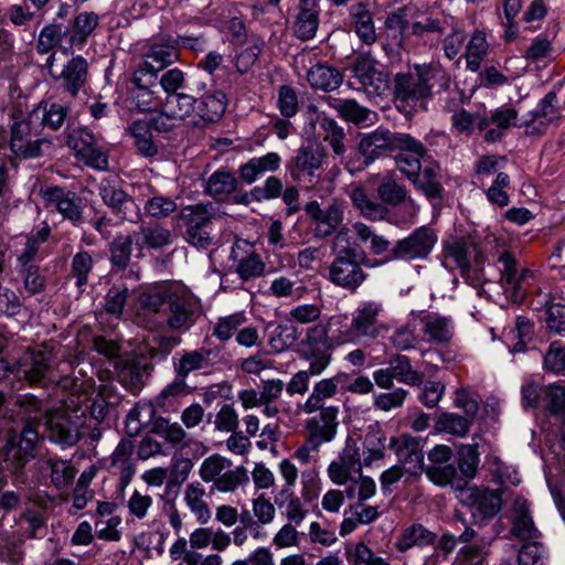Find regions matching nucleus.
Returning a JSON list of instances; mask_svg holds the SVG:
<instances>
[{
  "label": "nucleus",
  "instance_id": "f257e3e1",
  "mask_svg": "<svg viewBox=\"0 0 565 565\" xmlns=\"http://www.w3.org/2000/svg\"><path fill=\"white\" fill-rule=\"evenodd\" d=\"M450 77L436 65H416L413 72L397 73L394 78V94L398 107L411 110L426 108L427 100L435 87L447 89Z\"/></svg>",
  "mask_w": 565,
  "mask_h": 565
},
{
  "label": "nucleus",
  "instance_id": "f03ea898",
  "mask_svg": "<svg viewBox=\"0 0 565 565\" xmlns=\"http://www.w3.org/2000/svg\"><path fill=\"white\" fill-rule=\"evenodd\" d=\"M10 117L13 121L10 126L8 148L12 154L21 159H35L52 149L51 140L39 137L41 129L30 121L29 115L23 117V111L14 107Z\"/></svg>",
  "mask_w": 565,
  "mask_h": 565
},
{
  "label": "nucleus",
  "instance_id": "7ed1b4c3",
  "mask_svg": "<svg viewBox=\"0 0 565 565\" xmlns=\"http://www.w3.org/2000/svg\"><path fill=\"white\" fill-rule=\"evenodd\" d=\"M130 85L129 97L139 111L156 110L163 103L159 97L158 75L150 61L142 63L134 72Z\"/></svg>",
  "mask_w": 565,
  "mask_h": 565
},
{
  "label": "nucleus",
  "instance_id": "20e7f679",
  "mask_svg": "<svg viewBox=\"0 0 565 565\" xmlns=\"http://www.w3.org/2000/svg\"><path fill=\"white\" fill-rule=\"evenodd\" d=\"M398 147H413L414 149H420L419 141L407 134H395L379 127L374 131L362 137L359 150L364 157L365 166H369L380 156L392 152L398 149Z\"/></svg>",
  "mask_w": 565,
  "mask_h": 565
},
{
  "label": "nucleus",
  "instance_id": "39448f33",
  "mask_svg": "<svg viewBox=\"0 0 565 565\" xmlns=\"http://www.w3.org/2000/svg\"><path fill=\"white\" fill-rule=\"evenodd\" d=\"M500 284L508 299L515 303L524 300L529 287L534 281V273L530 268H519L515 257L512 253L505 250L499 258Z\"/></svg>",
  "mask_w": 565,
  "mask_h": 565
},
{
  "label": "nucleus",
  "instance_id": "423d86ee",
  "mask_svg": "<svg viewBox=\"0 0 565 565\" xmlns=\"http://www.w3.org/2000/svg\"><path fill=\"white\" fill-rule=\"evenodd\" d=\"M45 436L62 448L76 445L82 436L79 417L65 407L47 412Z\"/></svg>",
  "mask_w": 565,
  "mask_h": 565
},
{
  "label": "nucleus",
  "instance_id": "0eeeda50",
  "mask_svg": "<svg viewBox=\"0 0 565 565\" xmlns=\"http://www.w3.org/2000/svg\"><path fill=\"white\" fill-rule=\"evenodd\" d=\"M55 53L49 55L45 62V67L57 87L67 93L71 97L75 98L79 92L83 90L88 82V63L86 58L81 55L73 56L56 73L53 68Z\"/></svg>",
  "mask_w": 565,
  "mask_h": 565
},
{
  "label": "nucleus",
  "instance_id": "6e6552de",
  "mask_svg": "<svg viewBox=\"0 0 565 565\" xmlns=\"http://www.w3.org/2000/svg\"><path fill=\"white\" fill-rule=\"evenodd\" d=\"M437 243V234L427 226H420L407 237L397 241L391 249L392 258L413 260L422 259L429 255Z\"/></svg>",
  "mask_w": 565,
  "mask_h": 565
},
{
  "label": "nucleus",
  "instance_id": "1a4fd4ad",
  "mask_svg": "<svg viewBox=\"0 0 565 565\" xmlns=\"http://www.w3.org/2000/svg\"><path fill=\"white\" fill-rule=\"evenodd\" d=\"M303 210L315 224L313 233L318 238L330 236L342 223L344 216V205L338 200H333L324 207L318 201H309Z\"/></svg>",
  "mask_w": 565,
  "mask_h": 565
},
{
  "label": "nucleus",
  "instance_id": "9d476101",
  "mask_svg": "<svg viewBox=\"0 0 565 565\" xmlns=\"http://www.w3.org/2000/svg\"><path fill=\"white\" fill-rule=\"evenodd\" d=\"M41 195L47 207H54L74 226H81L84 223V207L76 192L62 186H46L41 190Z\"/></svg>",
  "mask_w": 565,
  "mask_h": 565
},
{
  "label": "nucleus",
  "instance_id": "9b49d317",
  "mask_svg": "<svg viewBox=\"0 0 565 565\" xmlns=\"http://www.w3.org/2000/svg\"><path fill=\"white\" fill-rule=\"evenodd\" d=\"M17 373L30 385L45 386L55 381L52 354L45 350H32L19 363Z\"/></svg>",
  "mask_w": 565,
  "mask_h": 565
},
{
  "label": "nucleus",
  "instance_id": "f8f14e48",
  "mask_svg": "<svg viewBox=\"0 0 565 565\" xmlns=\"http://www.w3.org/2000/svg\"><path fill=\"white\" fill-rule=\"evenodd\" d=\"M384 307L377 300H363L352 312L355 330L361 339H376L385 327L381 321Z\"/></svg>",
  "mask_w": 565,
  "mask_h": 565
},
{
  "label": "nucleus",
  "instance_id": "ddd939ff",
  "mask_svg": "<svg viewBox=\"0 0 565 565\" xmlns=\"http://www.w3.org/2000/svg\"><path fill=\"white\" fill-rule=\"evenodd\" d=\"M38 441L39 431L31 423L24 425L18 441L15 437L9 439L7 461L11 463L14 473H18L30 459L34 458Z\"/></svg>",
  "mask_w": 565,
  "mask_h": 565
},
{
  "label": "nucleus",
  "instance_id": "4468645a",
  "mask_svg": "<svg viewBox=\"0 0 565 565\" xmlns=\"http://www.w3.org/2000/svg\"><path fill=\"white\" fill-rule=\"evenodd\" d=\"M329 280L350 291L356 290L366 279L355 256L337 255L329 267Z\"/></svg>",
  "mask_w": 565,
  "mask_h": 565
},
{
  "label": "nucleus",
  "instance_id": "2eb2a0df",
  "mask_svg": "<svg viewBox=\"0 0 565 565\" xmlns=\"http://www.w3.org/2000/svg\"><path fill=\"white\" fill-rule=\"evenodd\" d=\"M97 191L104 204L122 220H129L138 210L134 198L114 180L108 178L102 179L97 184Z\"/></svg>",
  "mask_w": 565,
  "mask_h": 565
},
{
  "label": "nucleus",
  "instance_id": "dca6fc26",
  "mask_svg": "<svg viewBox=\"0 0 565 565\" xmlns=\"http://www.w3.org/2000/svg\"><path fill=\"white\" fill-rule=\"evenodd\" d=\"M461 501L482 519L494 516L501 509L502 500L497 490L482 487H468L461 491Z\"/></svg>",
  "mask_w": 565,
  "mask_h": 565
},
{
  "label": "nucleus",
  "instance_id": "f3484780",
  "mask_svg": "<svg viewBox=\"0 0 565 565\" xmlns=\"http://www.w3.org/2000/svg\"><path fill=\"white\" fill-rule=\"evenodd\" d=\"M388 447L395 451L399 466L405 472L418 476L424 471V452L415 438L408 435L392 437Z\"/></svg>",
  "mask_w": 565,
  "mask_h": 565
},
{
  "label": "nucleus",
  "instance_id": "a211bd4d",
  "mask_svg": "<svg viewBox=\"0 0 565 565\" xmlns=\"http://www.w3.org/2000/svg\"><path fill=\"white\" fill-rule=\"evenodd\" d=\"M169 316L167 326L172 330L185 331L195 322V316L200 313L199 301L185 294L173 292L169 297Z\"/></svg>",
  "mask_w": 565,
  "mask_h": 565
},
{
  "label": "nucleus",
  "instance_id": "6ab92c4d",
  "mask_svg": "<svg viewBox=\"0 0 565 565\" xmlns=\"http://www.w3.org/2000/svg\"><path fill=\"white\" fill-rule=\"evenodd\" d=\"M423 339L435 345L448 344L455 334V323L450 317L428 312L417 318Z\"/></svg>",
  "mask_w": 565,
  "mask_h": 565
},
{
  "label": "nucleus",
  "instance_id": "aec40b11",
  "mask_svg": "<svg viewBox=\"0 0 565 565\" xmlns=\"http://www.w3.org/2000/svg\"><path fill=\"white\" fill-rule=\"evenodd\" d=\"M324 151L319 146L308 145L298 151L289 166L291 177L296 181L311 182L316 172L320 169Z\"/></svg>",
  "mask_w": 565,
  "mask_h": 565
},
{
  "label": "nucleus",
  "instance_id": "412c9836",
  "mask_svg": "<svg viewBox=\"0 0 565 565\" xmlns=\"http://www.w3.org/2000/svg\"><path fill=\"white\" fill-rule=\"evenodd\" d=\"M352 73L367 95L380 96L388 87L386 76L376 70L374 61L369 57L359 58L352 66Z\"/></svg>",
  "mask_w": 565,
  "mask_h": 565
},
{
  "label": "nucleus",
  "instance_id": "4be33fe9",
  "mask_svg": "<svg viewBox=\"0 0 565 565\" xmlns=\"http://www.w3.org/2000/svg\"><path fill=\"white\" fill-rule=\"evenodd\" d=\"M348 379L345 373H338L332 377L319 380L313 384L312 391L301 405L305 414H313L320 408H327L326 399L332 398L338 393V386Z\"/></svg>",
  "mask_w": 565,
  "mask_h": 565
},
{
  "label": "nucleus",
  "instance_id": "5701e85b",
  "mask_svg": "<svg viewBox=\"0 0 565 565\" xmlns=\"http://www.w3.org/2000/svg\"><path fill=\"white\" fill-rule=\"evenodd\" d=\"M70 108L55 102L42 100L30 113V121L39 127L58 130L68 116Z\"/></svg>",
  "mask_w": 565,
  "mask_h": 565
},
{
  "label": "nucleus",
  "instance_id": "b1692460",
  "mask_svg": "<svg viewBox=\"0 0 565 565\" xmlns=\"http://www.w3.org/2000/svg\"><path fill=\"white\" fill-rule=\"evenodd\" d=\"M362 469L360 454L355 447L347 446L337 460H333L328 467L330 480L338 486L345 484L352 480L354 473H360Z\"/></svg>",
  "mask_w": 565,
  "mask_h": 565
},
{
  "label": "nucleus",
  "instance_id": "393cba45",
  "mask_svg": "<svg viewBox=\"0 0 565 565\" xmlns=\"http://www.w3.org/2000/svg\"><path fill=\"white\" fill-rule=\"evenodd\" d=\"M556 104L557 97L554 93H548L541 99L524 121L529 134H542L548 125L558 119L559 110Z\"/></svg>",
  "mask_w": 565,
  "mask_h": 565
},
{
  "label": "nucleus",
  "instance_id": "a878e982",
  "mask_svg": "<svg viewBox=\"0 0 565 565\" xmlns=\"http://www.w3.org/2000/svg\"><path fill=\"white\" fill-rule=\"evenodd\" d=\"M135 445L130 439H121L111 455L110 469L119 478L120 489H125L136 473L132 460Z\"/></svg>",
  "mask_w": 565,
  "mask_h": 565
},
{
  "label": "nucleus",
  "instance_id": "bb28decb",
  "mask_svg": "<svg viewBox=\"0 0 565 565\" xmlns=\"http://www.w3.org/2000/svg\"><path fill=\"white\" fill-rule=\"evenodd\" d=\"M99 24V17L95 12H81L78 13L72 21L71 25L67 28V47H78L82 49L88 38L93 34L95 29Z\"/></svg>",
  "mask_w": 565,
  "mask_h": 565
},
{
  "label": "nucleus",
  "instance_id": "cd10ccee",
  "mask_svg": "<svg viewBox=\"0 0 565 565\" xmlns=\"http://www.w3.org/2000/svg\"><path fill=\"white\" fill-rule=\"evenodd\" d=\"M318 412L317 416L306 420V429L329 443L337 434L339 407L330 405L327 408L318 409Z\"/></svg>",
  "mask_w": 565,
  "mask_h": 565
},
{
  "label": "nucleus",
  "instance_id": "c85d7f7f",
  "mask_svg": "<svg viewBox=\"0 0 565 565\" xmlns=\"http://www.w3.org/2000/svg\"><path fill=\"white\" fill-rule=\"evenodd\" d=\"M489 126L483 129L487 142H495L503 136V131L512 127L518 119V111L510 106H502L488 115Z\"/></svg>",
  "mask_w": 565,
  "mask_h": 565
},
{
  "label": "nucleus",
  "instance_id": "c756f323",
  "mask_svg": "<svg viewBox=\"0 0 565 565\" xmlns=\"http://www.w3.org/2000/svg\"><path fill=\"white\" fill-rule=\"evenodd\" d=\"M452 128L458 134L471 136L476 129L483 132V129L489 126L488 114L486 110H468L460 108L451 115Z\"/></svg>",
  "mask_w": 565,
  "mask_h": 565
},
{
  "label": "nucleus",
  "instance_id": "7c9ffc66",
  "mask_svg": "<svg viewBox=\"0 0 565 565\" xmlns=\"http://www.w3.org/2000/svg\"><path fill=\"white\" fill-rule=\"evenodd\" d=\"M445 255L447 259L455 263L462 274L469 271L472 257L477 264L481 263L476 246L459 238H454L446 243Z\"/></svg>",
  "mask_w": 565,
  "mask_h": 565
},
{
  "label": "nucleus",
  "instance_id": "2f4dec72",
  "mask_svg": "<svg viewBox=\"0 0 565 565\" xmlns=\"http://www.w3.org/2000/svg\"><path fill=\"white\" fill-rule=\"evenodd\" d=\"M300 11L295 21V32L302 40L312 39L319 25L318 0H300Z\"/></svg>",
  "mask_w": 565,
  "mask_h": 565
},
{
  "label": "nucleus",
  "instance_id": "473e14b6",
  "mask_svg": "<svg viewBox=\"0 0 565 565\" xmlns=\"http://www.w3.org/2000/svg\"><path fill=\"white\" fill-rule=\"evenodd\" d=\"M178 58L177 45L174 40L169 36L168 39H160L152 43L142 63L150 61L154 65L156 74L158 75V72L164 70Z\"/></svg>",
  "mask_w": 565,
  "mask_h": 565
},
{
  "label": "nucleus",
  "instance_id": "72a5a7b5",
  "mask_svg": "<svg viewBox=\"0 0 565 565\" xmlns=\"http://www.w3.org/2000/svg\"><path fill=\"white\" fill-rule=\"evenodd\" d=\"M134 236L139 249L143 247L159 249L172 243L171 231L159 224L140 226L139 231L134 233Z\"/></svg>",
  "mask_w": 565,
  "mask_h": 565
},
{
  "label": "nucleus",
  "instance_id": "f704fd0d",
  "mask_svg": "<svg viewBox=\"0 0 565 565\" xmlns=\"http://www.w3.org/2000/svg\"><path fill=\"white\" fill-rule=\"evenodd\" d=\"M147 122L151 125L154 131L169 140L182 138L184 135V122L163 106H161V109Z\"/></svg>",
  "mask_w": 565,
  "mask_h": 565
},
{
  "label": "nucleus",
  "instance_id": "c9c22d12",
  "mask_svg": "<svg viewBox=\"0 0 565 565\" xmlns=\"http://www.w3.org/2000/svg\"><path fill=\"white\" fill-rule=\"evenodd\" d=\"M436 534L419 523L405 527L397 537L395 546L399 552H406L413 547H424L434 543Z\"/></svg>",
  "mask_w": 565,
  "mask_h": 565
},
{
  "label": "nucleus",
  "instance_id": "e433bc0d",
  "mask_svg": "<svg viewBox=\"0 0 565 565\" xmlns=\"http://www.w3.org/2000/svg\"><path fill=\"white\" fill-rule=\"evenodd\" d=\"M152 130L151 125L145 120H135L128 128L138 154L146 158L154 157L159 152V147L153 140Z\"/></svg>",
  "mask_w": 565,
  "mask_h": 565
},
{
  "label": "nucleus",
  "instance_id": "4c0bfd02",
  "mask_svg": "<svg viewBox=\"0 0 565 565\" xmlns=\"http://www.w3.org/2000/svg\"><path fill=\"white\" fill-rule=\"evenodd\" d=\"M350 18L354 25V31L360 40L365 44H372L376 40L375 26L372 13L364 3H356L350 8Z\"/></svg>",
  "mask_w": 565,
  "mask_h": 565
},
{
  "label": "nucleus",
  "instance_id": "58836bf2",
  "mask_svg": "<svg viewBox=\"0 0 565 565\" xmlns=\"http://www.w3.org/2000/svg\"><path fill=\"white\" fill-rule=\"evenodd\" d=\"M134 237V235L118 234L109 243V262L114 269L124 271L128 268L132 254Z\"/></svg>",
  "mask_w": 565,
  "mask_h": 565
},
{
  "label": "nucleus",
  "instance_id": "ea45409f",
  "mask_svg": "<svg viewBox=\"0 0 565 565\" xmlns=\"http://www.w3.org/2000/svg\"><path fill=\"white\" fill-rule=\"evenodd\" d=\"M205 489L200 482H191L184 491V501L200 524H206L211 519V510L204 501Z\"/></svg>",
  "mask_w": 565,
  "mask_h": 565
},
{
  "label": "nucleus",
  "instance_id": "a19ab883",
  "mask_svg": "<svg viewBox=\"0 0 565 565\" xmlns=\"http://www.w3.org/2000/svg\"><path fill=\"white\" fill-rule=\"evenodd\" d=\"M379 196L388 204H398L404 202L405 207L415 215L418 206L413 199H406V190L399 185L391 175H386L377 188Z\"/></svg>",
  "mask_w": 565,
  "mask_h": 565
},
{
  "label": "nucleus",
  "instance_id": "79ce46f5",
  "mask_svg": "<svg viewBox=\"0 0 565 565\" xmlns=\"http://www.w3.org/2000/svg\"><path fill=\"white\" fill-rule=\"evenodd\" d=\"M438 164L430 162L424 167H420V171L412 179V183L428 199H440L441 186L438 182Z\"/></svg>",
  "mask_w": 565,
  "mask_h": 565
},
{
  "label": "nucleus",
  "instance_id": "37998d69",
  "mask_svg": "<svg viewBox=\"0 0 565 565\" xmlns=\"http://www.w3.org/2000/svg\"><path fill=\"white\" fill-rule=\"evenodd\" d=\"M212 355L215 356L216 353L209 349H200L184 353L174 365L178 377L185 379L191 372L210 366Z\"/></svg>",
  "mask_w": 565,
  "mask_h": 565
},
{
  "label": "nucleus",
  "instance_id": "c03bdc74",
  "mask_svg": "<svg viewBox=\"0 0 565 565\" xmlns=\"http://www.w3.org/2000/svg\"><path fill=\"white\" fill-rule=\"evenodd\" d=\"M330 340L337 344L358 343L361 338L355 330L353 319L345 315H334L329 319Z\"/></svg>",
  "mask_w": 565,
  "mask_h": 565
},
{
  "label": "nucleus",
  "instance_id": "a18cd8bd",
  "mask_svg": "<svg viewBox=\"0 0 565 565\" xmlns=\"http://www.w3.org/2000/svg\"><path fill=\"white\" fill-rule=\"evenodd\" d=\"M489 50L490 44L487 40L486 33L479 30L475 31L466 46L465 57L467 68L471 72H477L484 57L488 55Z\"/></svg>",
  "mask_w": 565,
  "mask_h": 565
},
{
  "label": "nucleus",
  "instance_id": "49530a36",
  "mask_svg": "<svg viewBox=\"0 0 565 565\" xmlns=\"http://www.w3.org/2000/svg\"><path fill=\"white\" fill-rule=\"evenodd\" d=\"M17 525L28 539L41 536L46 527L45 511L42 509L26 508L18 518Z\"/></svg>",
  "mask_w": 565,
  "mask_h": 565
},
{
  "label": "nucleus",
  "instance_id": "de8ad7c7",
  "mask_svg": "<svg viewBox=\"0 0 565 565\" xmlns=\"http://www.w3.org/2000/svg\"><path fill=\"white\" fill-rule=\"evenodd\" d=\"M307 79L313 88L328 92L339 87L342 76L333 67L317 64L308 71Z\"/></svg>",
  "mask_w": 565,
  "mask_h": 565
},
{
  "label": "nucleus",
  "instance_id": "09e8293b",
  "mask_svg": "<svg viewBox=\"0 0 565 565\" xmlns=\"http://www.w3.org/2000/svg\"><path fill=\"white\" fill-rule=\"evenodd\" d=\"M363 463L371 466L385 456L386 436L379 426H371L364 437Z\"/></svg>",
  "mask_w": 565,
  "mask_h": 565
},
{
  "label": "nucleus",
  "instance_id": "8fccbe9b",
  "mask_svg": "<svg viewBox=\"0 0 565 565\" xmlns=\"http://www.w3.org/2000/svg\"><path fill=\"white\" fill-rule=\"evenodd\" d=\"M344 555L349 565H391L387 558L376 555L364 542L347 544Z\"/></svg>",
  "mask_w": 565,
  "mask_h": 565
},
{
  "label": "nucleus",
  "instance_id": "3c124183",
  "mask_svg": "<svg viewBox=\"0 0 565 565\" xmlns=\"http://www.w3.org/2000/svg\"><path fill=\"white\" fill-rule=\"evenodd\" d=\"M45 467L50 469L51 482L57 489H65L71 486L77 473L71 460H63L56 457L46 459Z\"/></svg>",
  "mask_w": 565,
  "mask_h": 565
},
{
  "label": "nucleus",
  "instance_id": "603ef678",
  "mask_svg": "<svg viewBox=\"0 0 565 565\" xmlns=\"http://www.w3.org/2000/svg\"><path fill=\"white\" fill-rule=\"evenodd\" d=\"M179 217L184 223L186 228L211 227L213 218V206L211 203L186 205L181 209Z\"/></svg>",
  "mask_w": 565,
  "mask_h": 565
},
{
  "label": "nucleus",
  "instance_id": "864d4df0",
  "mask_svg": "<svg viewBox=\"0 0 565 565\" xmlns=\"http://www.w3.org/2000/svg\"><path fill=\"white\" fill-rule=\"evenodd\" d=\"M420 149L413 147H398L401 153L396 157V166L398 170L407 177L409 181L420 171V158L426 154V149L419 141Z\"/></svg>",
  "mask_w": 565,
  "mask_h": 565
},
{
  "label": "nucleus",
  "instance_id": "5fc2aeb1",
  "mask_svg": "<svg viewBox=\"0 0 565 565\" xmlns=\"http://www.w3.org/2000/svg\"><path fill=\"white\" fill-rule=\"evenodd\" d=\"M275 502L280 509L285 510V515L295 525L301 524L307 516V510L291 489H281Z\"/></svg>",
  "mask_w": 565,
  "mask_h": 565
},
{
  "label": "nucleus",
  "instance_id": "6e6d98bb",
  "mask_svg": "<svg viewBox=\"0 0 565 565\" xmlns=\"http://www.w3.org/2000/svg\"><path fill=\"white\" fill-rule=\"evenodd\" d=\"M348 194L353 205L363 216L371 220H380L384 216V207L372 201L362 186L354 184L351 185L348 190Z\"/></svg>",
  "mask_w": 565,
  "mask_h": 565
},
{
  "label": "nucleus",
  "instance_id": "4d7b16f0",
  "mask_svg": "<svg viewBox=\"0 0 565 565\" xmlns=\"http://www.w3.org/2000/svg\"><path fill=\"white\" fill-rule=\"evenodd\" d=\"M237 185L238 181L231 172L217 170L207 179L204 191L215 199H221L235 192Z\"/></svg>",
  "mask_w": 565,
  "mask_h": 565
},
{
  "label": "nucleus",
  "instance_id": "13d9d810",
  "mask_svg": "<svg viewBox=\"0 0 565 565\" xmlns=\"http://www.w3.org/2000/svg\"><path fill=\"white\" fill-rule=\"evenodd\" d=\"M68 29L61 24H50L44 26L38 38L36 50L41 54L51 52L55 46L67 44Z\"/></svg>",
  "mask_w": 565,
  "mask_h": 565
},
{
  "label": "nucleus",
  "instance_id": "bf43d9fd",
  "mask_svg": "<svg viewBox=\"0 0 565 565\" xmlns=\"http://www.w3.org/2000/svg\"><path fill=\"white\" fill-rule=\"evenodd\" d=\"M329 105L348 121L362 124L370 120L371 111L354 99L329 98Z\"/></svg>",
  "mask_w": 565,
  "mask_h": 565
},
{
  "label": "nucleus",
  "instance_id": "052dcab7",
  "mask_svg": "<svg viewBox=\"0 0 565 565\" xmlns=\"http://www.w3.org/2000/svg\"><path fill=\"white\" fill-rule=\"evenodd\" d=\"M390 369L395 379L407 385H418L423 381V374L412 367L407 356L396 354L390 360Z\"/></svg>",
  "mask_w": 565,
  "mask_h": 565
},
{
  "label": "nucleus",
  "instance_id": "680f3d73",
  "mask_svg": "<svg viewBox=\"0 0 565 565\" xmlns=\"http://www.w3.org/2000/svg\"><path fill=\"white\" fill-rule=\"evenodd\" d=\"M151 433L162 437L174 447L183 448L185 446L186 433L178 423H170L168 419L159 417L153 422Z\"/></svg>",
  "mask_w": 565,
  "mask_h": 565
},
{
  "label": "nucleus",
  "instance_id": "e2e57ef3",
  "mask_svg": "<svg viewBox=\"0 0 565 565\" xmlns=\"http://www.w3.org/2000/svg\"><path fill=\"white\" fill-rule=\"evenodd\" d=\"M353 234L362 244L370 243V249L375 255H382L390 250V241L382 235H377L370 226L362 222L353 223Z\"/></svg>",
  "mask_w": 565,
  "mask_h": 565
},
{
  "label": "nucleus",
  "instance_id": "0e129e2a",
  "mask_svg": "<svg viewBox=\"0 0 565 565\" xmlns=\"http://www.w3.org/2000/svg\"><path fill=\"white\" fill-rule=\"evenodd\" d=\"M196 99L184 93H177L167 96L164 102L161 104L172 115L179 117L180 120H184L195 110Z\"/></svg>",
  "mask_w": 565,
  "mask_h": 565
},
{
  "label": "nucleus",
  "instance_id": "69168bd1",
  "mask_svg": "<svg viewBox=\"0 0 565 565\" xmlns=\"http://www.w3.org/2000/svg\"><path fill=\"white\" fill-rule=\"evenodd\" d=\"M417 319L409 320L406 324L396 329L391 335L390 340L394 348L401 351H406L416 348L420 342L417 334Z\"/></svg>",
  "mask_w": 565,
  "mask_h": 565
},
{
  "label": "nucleus",
  "instance_id": "338daca9",
  "mask_svg": "<svg viewBox=\"0 0 565 565\" xmlns=\"http://www.w3.org/2000/svg\"><path fill=\"white\" fill-rule=\"evenodd\" d=\"M263 386L258 392L249 390V408L255 407L258 403L275 402L282 393L285 383L279 380L260 379Z\"/></svg>",
  "mask_w": 565,
  "mask_h": 565
},
{
  "label": "nucleus",
  "instance_id": "774afa93",
  "mask_svg": "<svg viewBox=\"0 0 565 565\" xmlns=\"http://www.w3.org/2000/svg\"><path fill=\"white\" fill-rule=\"evenodd\" d=\"M226 106L222 98L214 95H206L196 99L195 110L196 114L207 122L217 121L225 113Z\"/></svg>",
  "mask_w": 565,
  "mask_h": 565
}]
</instances>
